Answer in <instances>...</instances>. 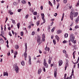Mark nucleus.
Listing matches in <instances>:
<instances>
[{"label": "nucleus", "instance_id": "21", "mask_svg": "<svg viewBox=\"0 0 79 79\" xmlns=\"http://www.w3.org/2000/svg\"><path fill=\"white\" fill-rule=\"evenodd\" d=\"M21 2L23 4H26V2L24 0H22Z\"/></svg>", "mask_w": 79, "mask_h": 79}, {"label": "nucleus", "instance_id": "44", "mask_svg": "<svg viewBox=\"0 0 79 79\" xmlns=\"http://www.w3.org/2000/svg\"><path fill=\"white\" fill-rule=\"evenodd\" d=\"M35 34V32L34 31H32V35H34Z\"/></svg>", "mask_w": 79, "mask_h": 79}, {"label": "nucleus", "instance_id": "35", "mask_svg": "<svg viewBox=\"0 0 79 79\" xmlns=\"http://www.w3.org/2000/svg\"><path fill=\"white\" fill-rule=\"evenodd\" d=\"M36 63L37 64V63H39L40 64V63H41V62L40 61H39V60H38L37 61Z\"/></svg>", "mask_w": 79, "mask_h": 79}, {"label": "nucleus", "instance_id": "33", "mask_svg": "<svg viewBox=\"0 0 79 79\" xmlns=\"http://www.w3.org/2000/svg\"><path fill=\"white\" fill-rule=\"evenodd\" d=\"M53 42L54 43V45H55V44H56V41H55V40H53Z\"/></svg>", "mask_w": 79, "mask_h": 79}, {"label": "nucleus", "instance_id": "38", "mask_svg": "<svg viewBox=\"0 0 79 79\" xmlns=\"http://www.w3.org/2000/svg\"><path fill=\"white\" fill-rule=\"evenodd\" d=\"M13 5H17V3L16 2H14L13 3Z\"/></svg>", "mask_w": 79, "mask_h": 79}, {"label": "nucleus", "instance_id": "50", "mask_svg": "<svg viewBox=\"0 0 79 79\" xmlns=\"http://www.w3.org/2000/svg\"><path fill=\"white\" fill-rule=\"evenodd\" d=\"M15 55H18V52H16L15 53H14Z\"/></svg>", "mask_w": 79, "mask_h": 79}, {"label": "nucleus", "instance_id": "49", "mask_svg": "<svg viewBox=\"0 0 79 79\" xmlns=\"http://www.w3.org/2000/svg\"><path fill=\"white\" fill-rule=\"evenodd\" d=\"M9 35L10 36H12V35H11V33H10V32H9Z\"/></svg>", "mask_w": 79, "mask_h": 79}, {"label": "nucleus", "instance_id": "19", "mask_svg": "<svg viewBox=\"0 0 79 79\" xmlns=\"http://www.w3.org/2000/svg\"><path fill=\"white\" fill-rule=\"evenodd\" d=\"M24 56L25 58H27V54L26 52L24 53Z\"/></svg>", "mask_w": 79, "mask_h": 79}, {"label": "nucleus", "instance_id": "10", "mask_svg": "<svg viewBox=\"0 0 79 79\" xmlns=\"http://www.w3.org/2000/svg\"><path fill=\"white\" fill-rule=\"evenodd\" d=\"M49 59L48 61V63L49 64H51V61H52V58L50 57V56L49 57Z\"/></svg>", "mask_w": 79, "mask_h": 79}, {"label": "nucleus", "instance_id": "41", "mask_svg": "<svg viewBox=\"0 0 79 79\" xmlns=\"http://www.w3.org/2000/svg\"><path fill=\"white\" fill-rule=\"evenodd\" d=\"M48 48H47V45H46V47L45 48V50H46V52H47V50H48Z\"/></svg>", "mask_w": 79, "mask_h": 79}, {"label": "nucleus", "instance_id": "47", "mask_svg": "<svg viewBox=\"0 0 79 79\" xmlns=\"http://www.w3.org/2000/svg\"><path fill=\"white\" fill-rule=\"evenodd\" d=\"M40 9H41V10H43V6H40Z\"/></svg>", "mask_w": 79, "mask_h": 79}, {"label": "nucleus", "instance_id": "31", "mask_svg": "<svg viewBox=\"0 0 79 79\" xmlns=\"http://www.w3.org/2000/svg\"><path fill=\"white\" fill-rule=\"evenodd\" d=\"M59 6H60V4L59 3H58L56 9H58V8H59Z\"/></svg>", "mask_w": 79, "mask_h": 79}, {"label": "nucleus", "instance_id": "61", "mask_svg": "<svg viewBox=\"0 0 79 79\" xmlns=\"http://www.w3.org/2000/svg\"><path fill=\"white\" fill-rule=\"evenodd\" d=\"M77 5H79V0H78V2L77 3Z\"/></svg>", "mask_w": 79, "mask_h": 79}, {"label": "nucleus", "instance_id": "57", "mask_svg": "<svg viewBox=\"0 0 79 79\" xmlns=\"http://www.w3.org/2000/svg\"><path fill=\"white\" fill-rule=\"evenodd\" d=\"M43 20L44 21L43 23H45L46 22L45 20V19H43Z\"/></svg>", "mask_w": 79, "mask_h": 79}, {"label": "nucleus", "instance_id": "14", "mask_svg": "<svg viewBox=\"0 0 79 79\" xmlns=\"http://www.w3.org/2000/svg\"><path fill=\"white\" fill-rule=\"evenodd\" d=\"M41 72H42V69H39L38 71V74L41 73Z\"/></svg>", "mask_w": 79, "mask_h": 79}, {"label": "nucleus", "instance_id": "58", "mask_svg": "<svg viewBox=\"0 0 79 79\" xmlns=\"http://www.w3.org/2000/svg\"><path fill=\"white\" fill-rule=\"evenodd\" d=\"M39 52L40 53H42V51H41V50H39Z\"/></svg>", "mask_w": 79, "mask_h": 79}, {"label": "nucleus", "instance_id": "62", "mask_svg": "<svg viewBox=\"0 0 79 79\" xmlns=\"http://www.w3.org/2000/svg\"><path fill=\"white\" fill-rule=\"evenodd\" d=\"M13 13L12 12H10V15H13Z\"/></svg>", "mask_w": 79, "mask_h": 79}, {"label": "nucleus", "instance_id": "51", "mask_svg": "<svg viewBox=\"0 0 79 79\" xmlns=\"http://www.w3.org/2000/svg\"><path fill=\"white\" fill-rule=\"evenodd\" d=\"M28 3L29 6H31V2H28Z\"/></svg>", "mask_w": 79, "mask_h": 79}, {"label": "nucleus", "instance_id": "60", "mask_svg": "<svg viewBox=\"0 0 79 79\" xmlns=\"http://www.w3.org/2000/svg\"><path fill=\"white\" fill-rule=\"evenodd\" d=\"M7 55H8V56L10 55V52H9V53H7Z\"/></svg>", "mask_w": 79, "mask_h": 79}, {"label": "nucleus", "instance_id": "27", "mask_svg": "<svg viewBox=\"0 0 79 79\" xmlns=\"http://www.w3.org/2000/svg\"><path fill=\"white\" fill-rule=\"evenodd\" d=\"M21 64L22 66H24V61H22L21 62Z\"/></svg>", "mask_w": 79, "mask_h": 79}, {"label": "nucleus", "instance_id": "26", "mask_svg": "<svg viewBox=\"0 0 79 79\" xmlns=\"http://www.w3.org/2000/svg\"><path fill=\"white\" fill-rule=\"evenodd\" d=\"M64 13H63L62 15V18L61 19V21H62L63 20V18H64Z\"/></svg>", "mask_w": 79, "mask_h": 79}, {"label": "nucleus", "instance_id": "34", "mask_svg": "<svg viewBox=\"0 0 79 79\" xmlns=\"http://www.w3.org/2000/svg\"><path fill=\"white\" fill-rule=\"evenodd\" d=\"M55 27H53V29H52L51 30V31L53 32L54 31V30H55Z\"/></svg>", "mask_w": 79, "mask_h": 79}, {"label": "nucleus", "instance_id": "39", "mask_svg": "<svg viewBox=\"0 0 79 79\" xmlns=\"http://www.w3.org/2000/svg\"><path fill=\"white\" fill-rule=\"evenodd\" d=\"M67 0H63L64 3H67Z\"/></svg>", "mask_w": 79, "mask_h": 79}, {"label": "nucleus", "instance_id": "17", "mask_svg": "<svg viewBox=\"0 0 79 79\" xmlns=\"http://www.w3.org/2000/svg\"><path fill=\"white\" fill-rule=\"evenodd\" d=\"M68 62H67L66 64H65V70H66V68H67V67L69 66V65L68 64Z\"/></svg>", "mask_w": 79, "mask_h": 79}, {"label": "nucleus", "instance_id": "24", "mask_svg": "<svg viewBox=\"0 0 79 79\" xmlns=\"http://www.w3.org/2000/svg\"><path fill=\"white\" fill-rule=\"evenodd\" d=\"M64 36L65 38H67V37H68V33L65 34L64 35Z\"/></svg>", "mask_w": 79, "mask_h": 79}, {"label": "nucleus", "instance_id": "64", "mask_svg": "<svg viewBox=\"0 0 79 79\" xmlns=\"http://www.w3.org/2000/svg\"><path fill=\"white\" fill-rule=\"evenodd\" d=\"M2 3H3L5 2V1H2L1 2Z\"/></svg>", "mask_w": 79, "mask_h": 79}, {"label": "nucleus", "instance_id": "28", "mask_svg": "<svg viewBox=\"0 0 79 79\" xmlns=\"http://www.w3.org/2000/svg\"><path fill=\"white\" fill-rule=\"evenodd\" d=\"M40 23V21H38L36 23V24L37 25V26H38L39 25V24Z\"/></svg>", "mask_w": 79, "mask_h": 79}, {"label": "nucleus", "instance_id": "40", "mask_svg": "<svg viewBox=\"0 0 79 79\" xmlns=\"http://www.w3.org/2000/svg\"><path fill=\"white\" fill-rule=\"evenodd\" d=\"M21 11H22V9H18V12H21Z\"/></svg>", "mask_w": 79, "mask_h": 79}, {"label": "nucleus", "instance_id": "18", "mask_svg": "<svg viewBox=\"0 0 79 79\" xmlns=\"http://www.w3.org/2000/svg\"><path fill=\"white\" fill-rule=\"evenodd\" d=\"M8 76V73H6L5 72H3V76Z\"/></svg>", "mask_w": 79, "mask_h": 79}, {"label": "nucleus", "instance_id": "9", "mask_svg": "<svg viewBox=\"0 0 79 79\" xmlns=\"http://www.w3.org/2000/svg\"><path fill=\"white\" fill-rule=\"evenodd\" d=\"M57 71V69H56L55 70L54 72V75L55 77H56V75H57V72L56 71Z\"/></svg>", "mask_w": 79, "mask_h": 79}, {"label": "nucleus", "instance_id": "1", "mask_svg": "<svg viewBox=\"0 0 79 79\" xmlns=\"http://www.w3.org/2000/svg\"><path fill=\"white\" fill-rule=\"evenodd\" d=\"M78 15V12H76L73 13V12H71L70 15V17L71 20L73 21V17H77Z\"/></svg>", "mask_w": 79, "mask_h": 79}, {"label": "nucleus", "instance_id": "12", "mask_svg": "<svg viewBox=\"0 0 79 79\" xmlns=\"http://www.w3.org/2000/svg\"><path fill=\"white\" fill-rule=\"evenodd\" d=\"M29 63L30 64H31V56H29Z\"/></svg>", "mask_w": 79, "mask_h": 79}, {"label": "nucleus", "instance_id": "42", "mask_svg": "<svg viewBox=\"0 0 79 79\" xmlns=\"http://www.w3.org/2000/svg\"><path fill=\"white\" fill-rule=\"evenodd\" d=\"M27 46H25V52H27Z\"/></svg>", "mask_w": 79, "mask_h": 79}, {"label": "nucleus", "instance_id": "43", "mask_svg": "<svg viewBox=\"0 0 79 79\" xmlns=\"http://www.w3.org/2000/svg\"><path fill=\"white\" fill-rule=\"evenodd\" d=\"M37 12H35L34 13V15H37Z\"/></svg>", "mask_w": 79, "mask_h": 79}, {"label": "nucleus", "instance_id": "8", "mask_svg": "<svg viewBox=\"0 0 79 79\" xmlns=\"http://www.w3.org/2000/svg\"><path fill=\"white\" fill-rule=\"evenodd\" d=\"M63 64V61H62V60H60L59 61V66H60L61 65H62Z\"/></svg>", "mask_w": 79, "mask_h": 79}, {"label": "nucleus", "instance_id": "55", "mask_svg": "<svg viewBox=\"0 0 79 79\" xmlns=\"http://www.w3.org/2000/svg\"><path fill=\"white\" fill-rule=\"evenodd\" d=\"M65 56L66 58H68V54H65Z\"/></svg>", "mask_w": 79, "mask_h": 79}, {"label": "nucleus", "instance_id": "54", "mask_svg": "<svg viewBox=\"0 0 79 79\" xmlns=\"http://www.w3.org/2000/svg\"><path fill=\"white\" fill-rule=\"evenodd\" d=\"M28 28H29V29H31V25H30L28 26Z\"/></svg>", "mask_w": 79, "mask_h": 79}, {"label": "nucleus", "instance_id": "25", "mask_svg": "<svg viewBox=\"0 0 79 79\" xmlns=\"http://www.w3.org/2000/svg\"><path fill=\"white\" fill-rule=\"evenodd\" d=\"M79 16L78 17L77 19L75 21L77 23H78V21H79Z\"/></svg>", "mask_w": 79, "mask_h": 79}, {"label": "nucleus", "instance_id": "11", "mask_svg": "<svg viewBox=\"0 0 79 79\" xmlns=\"http://www.w3.org/2000/svg\"><path fill=\"white\" fill-rule=\"evenodd\" d=\"M45 34H43L42 35V41H43V42H44V41H45Z\"/></svg>", "mask_w": 79, "mask_h": 79}, {"label": "nucleus", "instance_id": "46", "mask_svg": "<svg viewBox=\"0 0 79 79\" xmlns=\"http://www.w3.org/2000/svg\"><path fill=\"white\" fill-rule=\"evenodd\" d=\"M73 75L71 74V75L69 77V79H71L72 78V76H73Z\"/></svg>", "mask_w": 79, "mask_h": 79}, {"label": "nucleus", "instance_id": "13", "mask_svg": "<svg viewBox=\"0 0 79 79\" xmlns=\"http://www.w3.org/2000/svg\"><path fill=\"white\" fill-rule=\"evenodd\" d=\"M41 16H42V19H44V17H45V15H44V14L42 13L41 14Z\"/></svg>", "mask_w": 79, "mask_h": 79}, {"label": "nucleus", "instance_id": "4", "mask_svg": "<svg viewBox=\"0 0 79 79\" xmlns=\"http://www.w3.org/2000/svg\"><path fill=\"white\" fill-rule=\"evenodd\" d=\"M37 43H39L38 45H39L40 44V42L41 37H40V36L39 35H37Z\"/></svg>", "mask_w": 79, "mask_h": 79}, {"label": "nucleus", "instance_id": "59", "mask_svg": "<svg viewBox=\"0 0 79 79\" xmlns=\"http://www.w3.org/2000/svg\"><path fill=\"white\" fill-rule=\"evenodd\" d=\"M53 3H54V5H55L56 4V1H53Z\"/></svg>", "mask_w": 79, "mask_h": 79}, {"label": "nucleus", "instance_id": "45", "mask_svg": "<svg viewBox=\"0 0 79 79\" xmlns=\"http://www.w3.org/2000/svg\"><path fill=\"white\" fill-rule=\"evenodd\" d=\"M8 21V17H6V21L5 22V23H6V21Z\"/></svg>", "mask_w": 79, "mask_h": 79}, {"label": "nucleus", "instance_id": "6", "mask_svg": "<svg viewBox=\"0 0 79 79\" xmlns=\"http://www.w3.org/2000/svg\"><path fill=\"white\" fill-rule=\"evenodd\" d=\"M4 43V40L2 38H0V44H3Z\"/></svg>", "mask_w": 79, "mask_h": 79}, {"label": "nucleus", "instance_id": "15", "mask_svg": "<svg viewBox=\"0 0 79 79\" xmlns=\"http://www.w3.org/2000/svg\"><path fill=\"white\" fill-rule=\"evenodd\" d=\"M62 32V31H61V30H59L57 31V34H61V33Z\"/></svg>", "mask_w": 79, "mask_h": 79}, {"label": "nucleus", "instance_id": "63", "mask_svg": "<svg viewBox=\"0 0 79 79\" xmlns=\"http://www.w3.org/2000/svg\"><path fill=\"white\" fill-rule=\"evenodd\" d=\"M73 43L75 44L76 43V41L75 40L73 42Z\"/></svg>", "mask_w": 79, "mask_h": 79}, {"label": "nucleus", "instance_id": "56", "mask_svg": "<svg viewBox=\"0 0 79 79\" xmlns=\"http://www.w3.org/2000/svg\"><path fill=\"white\" fill-rule=\"evenodd\" d=\"M75 29H77V28H78V26H76L75 27Z\"/></svg>", "mask_w": 79, "mask_h": 79}, {"label": "nucleus", "instance_id": "23", "mask_svg": "<svg viewBox=\"0 0 79 79\" xmlns=\"http://www.w3.org/2000/svg\"><path fill=\"white\" fill-rule=\"evenodd\" d=\"M66 76H67V74H66V73L64 75V79H68V78L69 77H68V78H66Z\"/></svg>", "mask_w": 79, "mask_h": 79}, {"label": "nucleus", "instance_id": "52", "mask_svg": "<svg viewBox=\"0 0 79 79\" xmlns=\"http://www.w3.org/2000/svg\"><path fill=\"white\" fill-rule=\"evenodd\" d=\"M8 30H9V31H10V30H11V27H8Z\"/></svg>", "mask_w": 79, "mask_h": 79}, {"label": "nucleus", "instance_id": "53", "mask_svg": "<svg viewBox=\"0 0 79 79\" xmlns=\"http://www.w3.org/2000/svg\"><path fill=\"white\" fill-rule=\"evenodd\" d=\"M12 23H13V24H15V20H13Z\"/></svg>", "mask_w": 79, "mask_h": 79}, {"label": "nucleus", "instance_id": "48", "mask_svg": "<svg viewBox=\"0 0 79 79\" xmlns=\"http://www.w3.org/2000/svg\"><path fill=\"white\" fill-rule=\"evenodd\" d=\"M53 22H52L51 23V26H52L53 25Z\"/></svg>", "mask_w": 79, "mask_h": 79}, {"label": "nucleus", "instance_id": "2", "mask_svg": "<svg viewBox=\"0 0 79 79\" xmlns=\"http://www.w3.org/2000/svg\"><path fill=\"white\" fill-rule=\"evenodd\" d=\"M43 64L45 68H48V64L47 63V61H46V59H44V60Z\"/></svg>", "mask_w": 79, "mask_h": 79}, {"label": "nucleus", "instance_id": "37", "mask_svg": "<svg viewBox=\"0 0 79 79\" xmlns=\"http://www.w3.org/2000/svg\"><path fill=\"white\" fill-rule=\"evenodd\" d=\"M71 74H72V75H73V74H74V69H72V71Z\"/></svg>", "mask_w": 79, "mask_h": 79}, {"label": "nucleus", "instance_id": "36", "mask_svg": "<svg viewBox=\"0 0 79 79\" xmlns=\"http://www.w3.org/2000/svg\"><path fill=\"white\" fill-rule=\"evenodd\" d=\"M49 4L51 6H52V4L51 2H50V1H49Z\"/></svg>", "mask_w": 79, "mask_h": 79}, {"label": "nucleus", "instance_id": "5", "mask_svg": "<svg viewBox=\"0 0 79 79\" xmlns=\"http://www.w3.org/2000/svg\"><path fill=\"white\" fill-rule=\"evenodd\" d=\"M14 68L15 70L17 73L19 72V68H18V66L16 64L14 65Z\"/></svg>", "mask_w": 79, "mask_h": 79}, {"label": "nucleus", "instance_id": "29", "mask_svg": "<svg viewBox=\"0 0 79 79\" xmlns=\"http://www.w3.org/2000/svg\"><path fill=\"white\" fill-rule=\"evenodd\" d=\"M20 35L21 36H23L24 35V32L23 31H21L20 33Z\"/></svg>", "mask_w": 79, "mask_h": 79}, {"label": "nucleus", "instance_id": "3", "mask_svg": "<svg viewBox=\"0 0 79 79\" xmlns=\"http://www.w3.org/2000/svg\"><path fill=\"white\" fill-rule=\"evenodd\" d=\"M74 35L73 34H72L70 35V39L71 42H73L74 40Z\"/></svg>", "mask_w": 79, "mask_h": 79}, {"label": "nucleus", "instance_id": "16", "mask_svg": "<svg viewBox=\"0 0 79 79\" xmlns=\"http://www.w3.org/2000/svg\"><path fill=\"white\" fill-rule=\"evenodd\" d=\"M56 38L57 39V40H58V42L59 41V40H60V38H59V37L58 36V35H56L55 36Z\"/></svg>", "mask_w": 79, "mask_h": 79}, {"label": "nucleus", "instance_id": "7", "mask_svg": "<svg viewBox=\"0 0 79 79\" xmlns=\"http://www.w3.org/2000/svg\"><path fill=\"white\" fill-rule=\"evenodd\" d=\"M70 5L69 4H67L66 6V10H68L69 8H71L72 6L70 7Z\"/></svg>", "mask_w": 79, "mask_h": 79}, {"label": "nucleus", "instance_id": "32", "mask_svg": "<svg viewBox=\"0 0 79 79\" xmlns=\"http://www.w3.org/2000/svg\"><path fill=\"white\" fill-rule=\"evenodd\" d=\"M28 17H29V15L27 14L26 16H25V18L26 19H27V18H28Z\"/></svg>", "mask_w": 79, "mask_h": 79}, {"label": "nucleus", "instance_id": "22", "mask_svg": "<svg viewBox=\"0 0 79 79\" xmlns=\"http://www.w3.org/2000/svg\"><path fill=\"white\" fill-rule=\"evenodd\" d=\"M17 26L18 29H19V26H20V23H18L17 24Z\"/></svg>", "mask_w": 79, "mask_h": 79}, {"label": "nucleus", "instance_id": "20", "mask_svg": "<svg viewBox=\"0 0 79 79\" xmlns=\"http://www.w3.org/2000/svg\"><path fill=\"white\" fill-rule=\"evenodd\" d=\"M15 49H18L19 48V45H16L15 46Z\"/></svg>", "mask_w": 79, "mask_h": 79}, {"label": "nucleus", "instance_id": "30", "mask_svg": "<svg viewBox=\"0 0 79 79\" xmlns=\"http://www.w3.org/2000/svg\"><path fill=\"white\" fill-rule=\"evenodd\" d=\"M67 42H68V41L66 40H64L63 41V42H62V43H63V44H66Z\"/></svg>", "mask_w": 79, "mask_h": 79}]
</instances>
